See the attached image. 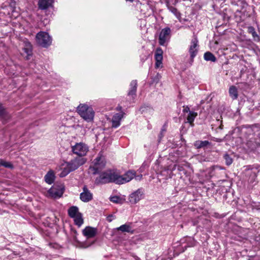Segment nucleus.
<instances>
[{
    "label": "nucleus",
    "mask_w": 260,
    "mask_h": 260,
    "mask_svg": "<svg viewBox=\"0 0 260 260\" xmlns=\"http://www.w3.org/2000/svg\"><path fill=\"white\" fill-rule=\"evenodd\" d=\"M117 172L113 170H108L101 172L95 180L97 185L113 182L117 184Z\"/></svg>",
    "instance_id": "obj_1"
},
{
    "label": "nucleus",
    "mask_w": 260,
    "mask_h": 260,
    "mask_svg": "<svg viewBox=\"0 0 260 260\" xmlns=\"http://www.w3.org/2000/svg\"><path fill=\"white\" fill-rule=\"evenodd\" d=\"M79 115L86 121L92 122L94 117V111L92 108L86 104H80L77 108Z\"/></svg>",
    "instance_id": "obj_2"
},
{
    "label": "nucleus",
    "mask_w": 260,
    "mask_h": 260,
    "mask_svg": "<svg viewBox=\"0 0 260 260\" xmlns=\"http://www.w3.org/2000/svg\"><path fill=\"white\" fill-rule=\"evenodd\" d=\"M37 43L43 47H47L51 43V39L49 34L45 32L38 33L36 37Z\"/></svg>",
    "instance_id": "obj_3"
},
{
    "label": "nucleus",
    "mask_w": 260,
    "mask_h": 260,
    "mask_svg": "<svg viewBox=\"0 0 260 260\" xmlns=\"http://www.w3.org/2000/svg\"><path fill=\"white\" fill-rule=\"evenodd\" d=\"M72 151L74 154L83 156L88 151V147L83 143H78L72 147Z\"/></svg>",
    "instance_id": "obj_4"
},
{
    "label": "nucleus",
    "mask_w": 260,
    "mask_h": 260,
    "mask_svg": "<svg viewBox=\"0 0 260 260\" xmlns=\"http://www.w3.org/2000/svg\"><path fill=\"white\" fill-rule=\"evenodd\" d=\"M93 167H90L89 170L92 172L93 174H98L101 170L104 168L105 162L104 159L101 157H97L94 159Z\"/></svg>",
    "instance_id": "obj_5"
},
{
    "label": "nucleus",
    "mask_w": 260,
    "mask_h": 260,
    "mask_svg": "<svg viewBox=\"0 0 260 260\" xmlns=\"http://www.w3.org/2000/svg\"><path fill=\"white\" fill-rule=\"evenodd\" d=\"M198 40L196 36H193L192 39L189 49V52L190 55V63L193 61V58L197 55L198 52Z\"/></svg>",
    "instance_id": "obj_6"
},
{
    "label": "nucleus",
    "mask_w": 260,
    "mask_h": 260,
    "mask_svg": "<svg viewBox=\"0 0 260 260\" xmlns=\"http://www.w3.org/2000/svg\"><path fill=\"white\" fill-rule=\"evenodd\" d=\"M135 176V172L132 171H127L123 175H120L117 173V184H122L128 182L132 180Z\"/></svg>",
    "instance_id": "obj_7"
},
{
    "label": "nucleus",
    "mask_w": 260,
    "mask_h": 260,
    "mask_svg": "<svg viewBox=\"0 0 260 260\" xmlns=\"http://www.w3.org/2000/svg\"><path fill=\"white\" fill-rule=\"evenodd\" d=\"M85 161V159L83 158L76 157L68 162L67 165L70 168V170L73 171L84 164Z\"/></svg>",
    "instance_id": "obj_8"
},
{
    "label": "nucleus",
    "mask_w": 260,
    "mask_h": 260,
    "mask_svg": "<svg viewBox=\"0 0 260 260\" xmlns=\"http://www.w3.org/2000/svg\"><path fill=\"white\" fill-rule=\"evenodd\" d=\"M64 188L61 186H53L51 187L48 191V193L51 197L56 199L59 198L63 194Z\"/></svg>",
    "instance_id": "obj_9"
},
{
    "label": "nucleus",
    "mask_w": 260,
    "mask_h": 260,
    "mask_svg": "<svg viewBox=\"0 0 260 260\" xmlns=\"http://www.w3.org/2000/svg\"><path fill=\"white\" fill-rule=\"evenodd\" d=\"M171 31V29L168 27L163 28L161 30L158 38L159 43L160 45H165L170 36Z\"/></svg>",
    "instance_id": "obj_10"
},
{
    "label": "nucleus",
    "mask_w": 260,
    "mask_h": 260,
    "mask_svg": "<svg viewBox=\"0 0 260 260\" xmlns=\"http://www.w3.org/2000/svg\"><path fill=\"white\" fill-rule=\"evenodd\" d=\"M93 198L92 193L86 186L83 187V191L80 194V199L83 202H88Z\"/></svg>",
    "instance_id": "obj_11"
},
{
    "label": "nucleus",
    "mask_w": 260,
    "mask_h": 260,
    "mask_svg": "<svg viewBox=\"0 0 260 260\" xmlns=\"http://www.w3.org/2000/svg\"><path fill=\"white\" fill-rule=\"evenodd\" d=\"M143 195V189H138L136 191L131 194L128 199L129 201L131 203L135 204L138 202L142 198Z\"/></svg>",
    "instance_id": "obj_12"
},
{
    "label": "nucleus",
    "mask_w": 260,
    "mask_h": 260,
    "mask_svg": "<svg viewBox=\"0 0 260 260\" xmlns=\"http://www.w3.org/2000/svg\"><path fill=\"white\" fill-rule=\"evenodd\" d=\"M83 235L87 239L94 237L97 234V229L91 226H86L82 231Z\"/></svg>",
    "instance_id": "obj_13"
},
{
    "label": "nucleus",
    "mask_w": 260,
    "mask_h": 260,
    "mask_svg": "<svg viewBox=\"0 0 260 260\" xmlns=\"http://www.w3.org/2000/svg\"><path fill=\"white\" fill-rule=\"evenodd\" d=\"M124 113H116L112 117V127L117 128L120 125V121L123 118Z\"/></svg>",
    "instance_id": "obj_14"
},
{
    "label": "nucleus",
    "mask_w": 260,
    "mask_h": 260,
    "mask_svg": "<svg viewBox=\"0 0 260 260\" xmlns=\"http://www.w3.org/2000/svg\"><path fill=\"white\" fill-rule=\"evenodd\" d=\"M162 50L161 48H157L155 53V59L156 60L155 66L159 68L162 64Z\"/></svg>",
    "instance_id": "obj_15"
},
{
    "label": "nucleus",
    "mask_w": 260,
    "mask_h": 260,
    "mask_svg": "<svg viewBox=\"0 0 260 260\" xmlns=\"http://www.w3.org/2000/svg\"><path fill=\"white\" fill-rule=\"evenodd\" d=\"M137 86L138 84L137 81L136 80H133L131 81L129 85L130 87L127 95L128 96H132L133 99H134V96L136 95Z\"/></svg>",
    "instance_id": "obj_16"
},
{
    "label": "nucleus",
    "mask_w": 260,
    "mask_h": 260,
    "mask_svg": "<svg viewBox=\"0 0 260 260\" xmlns=\"http://www.w3.org/2000/svg\"><path fill=\"white\" fill-rule=\"evenodd\" d=\"M211 143L208 141L198 140L194 142V146L197 149L205 148L210 146Z\"/></svg>",
    "instance_id": "obj_17"
},
{
    "label": "nucleus",
    "mask_w": 260,
    "mask_h": 260,
    "mask_svg": "<svg viewBox=\"0 0 260 260\" xmlns=\"http://www.w3.org/2000/svg\"><path fill=\"white\" fill-rule=\"evenodd\" d=\"M53 0H39V7L41 10H45L51 6Z\"/></svg>",
    "instance_id": "obj_18"
},
{
    "label": "nucleus",
    "mask_w": 260,
    "mask_h": 260,
    "mask_svg": "<svg viewBox=\"0 0 260 260\" xmlns=\"http://www.w3.org/2000/svg\"><path fill=\"white\" fill-rule=\"evenodd\" d=\"M9 118L10 116L7 113L5 109L2 104H0V119L5 123Z\"/></svg>",
    "instance_id": "obj_19"
},
{
    "label": "nucleus",
    "mask_w": 260,
    "mask_h": 260,
    "mask_svg": "<svg viewBox=\"0 0 260 260\" xmlns=\"http://www.w3.org/2000/svg\"><path fill=\"white\" fill-rule=\"evenodd\" d=\"M69 216L73 218L75 216L78 215L79 214H81L79 211V209L77 206H73L69 208L68 210Z\"/></svg>",
    "instance_id": "obj_20"
},
{
    "label": "nucleus",
    "mask_w": 260,
    "mask_h": 260,
    "mask_svg": "<svg viewBox=\"0 0 260 260\" xmlns=\"http://www.w3.org/2000/svg\"><path fill=\"white\" fill-rule=\"evenodd\" d=\"M45 180L49 184H51L54 180L55 176L53 171H49L45 176Z\"/></svg>",
    "instance_id": "obj_21"
},
{
    "label": "nucleus",
    "mask_w": 260,
    "mask_h": 260,
    "mask_svg": "<svg viewBox=\"0 0 260 260\" xmlns=\"http://www.w3.org/2000/svg\"><path fill=\"white\" fill-rule=\"evenodd\" d=\"M23 50L27 55V59H29V56L32 54V47L29 42H26L25 43V47L23 48Z\"/></svg>",
    "instance_id": "obj_22"
},
{
    "label": "nucleus",
    "mask_w": 260,
    "mask_h": 260,
    "mask_svg": "<svg viewBox=\"0 0 260 260\" xmlns=\"http://www.w3.org/2000/svg\"><path fill=\"white\" fill-rule=\"evenodd\" d=\"M230 96L233 100H236L238 98V91L237 88L235 86H232L229 89Z\"/></svg>",
    "instance_id": "obj_23"
},
{
    "label": "nucleus",
    "mask_w": 260,
    "mask_h": 260,
    "mask_svg": "<svg viewBox=\"0 0 260 260\" xmlns=\"http://www.w3.org/2000/svg\"><path fill=\"white\" fill-rule=\"evenodd\" d=\"M117 230L122 232L133 233L132 227L130 223L123 224L117 228Z\"/></svg>",
    "instance_id": "obj_24"
},
{
    "label": "nucleus",
    "mask_w": 260,
    "mask_h": 260,
    "mask_svg": "<svg viewBox=\"0 0 260 260\" xmlns=\"http://www.w3.org/2000/svg\"><path fill=\"white\" fill-rule=\"evenodd\" d=\"M204 59L206 61L215 62L216 61V57L210 52H206L204 55Z\"/></svg>",
    "instance_id": "obj_25"
},
{
    "label": "nucleus",
    "mask_w": 260,
    "mask_h": 260,
    "mask_svg": "<svg viewBox=\"0 0 260 260\" xmlns=\"http://www.w3.org/2000/svg\"><path fill=\"white\" fill-rule=\"evenodd\" d=\"M198 114L195 112H190L187 117V120L188 123L191 125H193V121L196 117L197 116Z\"/></svg>",
    "instance_id": "obj_26"
},
{
    "label": "nucleus",
    "mask_w": 260,
    "mask_h": 260,
    "mask_svg": "<svg viewBox=\"0 0 260 260\" xmlns=\"http://www.w3.org/2000/svg\"><path fill=\"white\" fill-rule=\"evenodd\" d=\"M74 218V222L76 225L80 227L83 223V218L82 217V214H79L78 215L73 217Z\"/></svg>",
    "instance_id": "obj_27"
},
{
    "label": "nucleus",
    "mask_w": 260,
    "mask_h": 260,
    "mask_svg": "<svg viewBox=\"0 0 260 260\" xmlns=\"http://www.w3.org/2000/svg\"><path fill=\"white\" fill-rule=\"evenodd\" d=\"M168 8L177 19H179L181 18V14L176 8L171 6H168Z\"/></svg>",
    "instance_id": "obj_28"
},
{
    "label": "nucleus",
    "mask_w": 260,
    "mask_h": 260,
    "mask_svg": "<svg viewBox=\"0 0 260 260\" xmlns=\"http://www.w3.org/2000/svg\"><path fill=\"white\" fill-rule=\"evenodd\" d=\"M0 166H3L6 168L13 169L14 168L13 165L8 161H6L3 159H0Z\"/></svg>",
    "instance_id": "obj_29"
},
{
    "label": "nucleus",
    "mask_w": 260,
    "mask_h": 260,
    "mask_svg": "<svg viewBox=\"0 0 260 260\" xmlns=\"http://www.w3.org/2000/svg\"><path fill=\"white\" fill-rule=\"evenodd\" d=\"M72 171V170H70V168H69V166H67V165L66 167L63 169L59 176L60 177H64Z\"/></svg>",
    "instance_id": "obj_30"
},
{
    "label": "nucleus",
    "mask_w": 260,
    "mask_h": 260,
    "mask_svg": "<svg viewBox=\"0 0 260 260\" xmlns=\"http://www.w3.org/2000/svg\"><path fill=\"white\" fill-rule=\"evenodd\" d=\"M223 158L225 160V164L228 166L231 165L233 163V158L230 156L229 154L225 153L223 155Z\"/></svg>",
    "instance_id": "obj_31"
},
{
    "label": "nucleus",
    "mask_w": 260,
    "mask_h": 260,
    "mask_svg": "<svg viewBox=\"0 0 260 260\" xmlns=\"http://www.w3.org/2000/svg\"><path fill=\"white\" fill-rule=\"evenodd\" d=\"M186 239L188 240V242L187 246L188 247H192L195 245V241L192 238L188 237Z\"/></svg>",
    "instance_id": "obj_32"
},
{
    "label": "nucleus",
    "mask_w": 260,
    "mask_h": 260,
    "mask_svg": "<svg viewBox=\"0 0 260 260\" xmlns=\"http://www.w3.org/2000/svg\"><path fill=\"white\" fill-rule=\"evenodd\" d=\"M248 31L251 33L253 37L257 36V34L256 31H255V29L252 26H250L248 27Z\"/></svg>",
    "instance_id": "obj_33"
},
{
    "label": "nucleus",
    "mask_w": 260,
    "mask_h": 260,
    "mask_svg": "<svg viewBox=\"0 0 260 260\" xmlns=\"http://www.w3.org/2000/svg\"><path fill=\"white\" fill-rule=\"evenodd\" d=\"M110 201L113 203H118L119 201V198L117 196L111 197Z\"/></svg>",
    "instance_id": "obj_34"
},
{
    "label": "nucleus",
    "mask_w": 260,
    "mask_h": 260,
    "mask_svg": "<svg viewBox=\"0 0 260 260\" xmlns=\"http://www.w3.org/2000/svg\"><path fill=\"white\" fill-rule=\"evenodd\" d=\"M183 112L184 113H189L191 111H190L189 108L188 106H183Z\"/></svg>",
    "instance_id": "obj_35"
},
{
    "label": "nucleus",
    "mask_w": 260,
    "mask_h": 260,
    "mask_svg": "<svg viewBox=\"0 0 260 260\" xmlns=\"http://www.w3.org/2000/svg\"><path fill=\"white\" fill-rule=\"evenodd\" d=\"M214 140L217 142H220L222 141V139L215 138H214Z\"/></svg>",
    "instance_id": "obj_36"
},
{
    "label": "nucleus",
    "mask_w": 260,
    "mask_h": 260,
    "mask_svg": "<svg viewBox=\"0 0 260 260\" xmlns=\"http://www.w3.org/2000/svg\"><path fill=\"white\" fill-rule=\"evenodd\" d=\"M113 217L112 215H109L107 218H108V220L110 222H111L112 221V217Z\"/></svg>",
    "instance_id": "obj_37"
},
{
    "label": "nucleus",
    "mask_w": 260,
    "mask_h": 260,
    "mask_svg": "<svg viewBox=\"0 0 260 260\" xmlns=\"http://www.w3.org/2000/svg\"><path fill=\"white\" fill-rule=\"evenodd\" d=\"M163 133L162 132H160V134H159V138L160 139H161L162 137H163Z\"/></svg>",
    "instance_id": "obj_38"
},
{
    "label": "nucleus",
    "mask_w": 260,
    "mask_h": 260,
    "mask_svg": "<svg viewBox=\"0 0 260 260\" xmlns=\"http://www.w3.org/2000/svg\"><path fill=\"white\" fill-rule=\"evenodd\" d=\"M165 131H166V129L164 127V128H162L161 129V132L164 133V132H165Z\"/></svg>",
    "instance_id": "obj_39"
},
{
    "label": "nucleus",
    "mask_w": 260,
    "mask_h": 260,
    "mask_svg": "<svg viewBox=\"0 0 260 260\" xmlns=\"http://www.w3.org/2000/svg\"><path fill=\"white\" fill-rule=\"evenodd\" d=\"M117 108L119 109V110H121L122 109V107H118Z\"/></svg>",
    "instance_id": "obj_40"
},
{
    "label": "nucleus",
    "mask_w": 260,
    "mask_h": 260,
    "mask_svg": "<svg viewBox=\"0 0 260 260\" xmlns=\"http://www.w3.org/2000/svg\"><path fill=\"white\" fill-rule=\"evenodd\" d=\"M126 1H130V2H133V0H126Z\"/></svg>",
    "instance_id": "obj_41"
},
{
    "label": "nucleus",
    "mask_w": 260,
    "mask_h": 260,
    "mask_svg": "<svg viewBox=\"0 0 260 260\" xmlns=\"http://www.w3.org/2000/svg\"><path fill=\"white\" fill-rule=\"evenodd\" d=\"M74 233H75V234H77V232H76V231H74Z\"/></svg>",
    "instance_id": "obj_42"
}]
</instances>
